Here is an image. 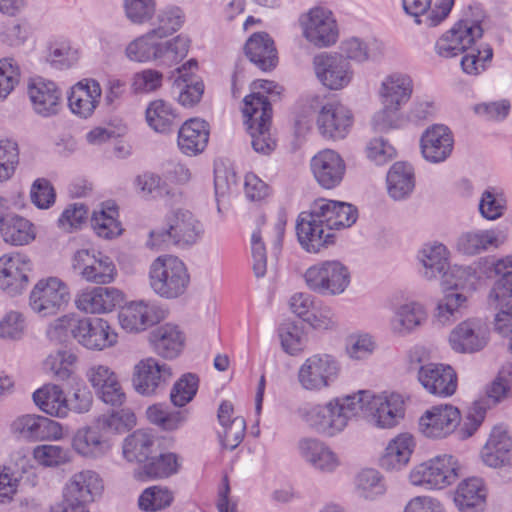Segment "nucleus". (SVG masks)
<instances>
[{
    "label": "nucleus",
    "mask_w": 512,
    "mask_h": 512,
    "mask_svg": "<svg viewBox=\"0 0 512 512\" xmlns=\"http://www.w3.org/2000/svg\"><path fill=\"white\" fill-rule=\"evenodd\" d=\"M150 342L154 351L166 359L176 358L183 349L184 335L178 326L165 324L151 332Z\"/></svg>",
    "instance_id": "40"
},
{
    "label": "nucleus",
    "mask_w": 512,
    "mask_h": 512,
    "mask_svg": "<svg viewBox=\"0 0 512 512\" xmlns=\"http://www.w3.org/2000/svg\"><path fill=\"white\" fill-rule=\"evenodd\" d=\"M11 429L19 437L33 442L58 440L62 437V427L58 422L36 414L17 417Z\"/></svg>",
    "instance_id": "24"
},
{
    "label": "nucleus",
    "mask_w": 512,
    "mask_h": 512,
    "mask_svg": "<svg viewBox=\"0 0 512 512\" xmlns=\"http://www.w3.org/2000/svg\"><path fill=\"white\" fill-rule=\"evenodd\" d=\"M117 217L116 205L112 202H105L100 211H94L91 217V226L99 237L112 239L121 235L123 231Z\"/></svg>",
    "instance_id": "45"
},
{
    "label": "nucleus",
    "mask_w": 512,
    "mask_h": 512,
    "mask_svg": "<svg viewBox=\"0 0 512 512\" xmlns=\"http://www.w3.org/2000/svg\"><path fill=\"white\" fill-rule=\"evenodd\" d=\"M169 365L148 357L140 360L133 369L132 386L142 396H153L165 389L172 378Z\"/></svg>",
    "instance_id": "16"
},
{
    "label": "nucleus",
    "mask_w": 512,
    "mask_h": 512,
    "mask_svg": "<svg viewBox=\"0 0 512 512\" xmlns=\"http://www.w3.org/2000/svg\"><path fill=\"white\" fill-rule=\"evenodd\" d=\"M148 125L156 132L165 133L174 125L177 114L172 105L162 99L149 103L145 111Z\"/></svg>",
    "instance_id": "52"
},
{
    "label": "nucleus",
    "mask_w": 512,
    "mask_h": 512,
    "mask_svg": "<svg viewBox=\"0 0 512 512\" xmlns=\"http://www.w3.org/2000/svg\"><path fill=\"white\" fill-rule=\"evenodd\" d=\"M76 341L89 350H104L117 343V333L102 318L78 319Z\"/></svg>",
    "instance_id": "23"
},
{
    "label": "nucleus",
    "mask_w": 512,
    "mask_h": 512,
    "mask_svg": "<svg viewBox=\"0 0 512 512\" xmlns=\"http://www.w3.org/2000/svg\"><path fill=\"white\" fill-rule=\"evenodd\" d=\"M28 95L38 115L49 117L59 112L62 94L54 82L41 77L34 78L28 85Z\"/></svg>",
    "instance_id": "30"
},
{
    "label": "nucleus",
    "mask_w": 512,
    "mask_h": 512,
    "mask_svg": "<svg viewBox=\"0 0 512 512\" xmlns=\"http://www.w3.org/2000/svg\"><path fill=\"white\" fill-rule=\"evenodd\" d=\"M413 168L405 162H396L387 174L389 195L395 200L406 198L414 189Z\"/></svg>",
    "instance_id": "44"
},
{
    "label": "nucleus",
    "mask_w": 512,
    "mask_h": 512,
    "mask_svg": "<svg viewBox=\"0 0 512 512\" xmlns=\"http://www.w3.org/2000/svg\"><path fill=\"white\" fill-rule=\"evenodd\" d=\"M418 381L431 395L452 396L457 389V375L449 365L429 363L418 370Z\"/></svg>",
    "instance_id": "27"
},
{
    "label": "nucleus",
    "mask_w": 512,
    "mask_h": 512,
    "mask_svg": "<svg viewBox=\"0 0 512 512\" xmlns=\"http://www.w3.org/2000/svg\"><path fill=\"white\" fill-rule=\"evenodd\" d=\"M244 124L251 137V145L255 152L270 154L276 142L270 133L272 107L268 98L261 93H252L243 100Z\"/></svg>",
    "instance_id": "4"
},
{
    "label": "nucleus",
    "mask_w": 512,
    "mask_h": 512,
    "mask_svg": "<svg viewBox=\"0 0 512 512\" xmlns=\"http://www.w3.org/2000/svg\"><path fill=\"white\" fill-rule=\"evenodd\" d=\"M136 424V416L130 408L115 410L98 418V425L111 432L122 433L132 429Z\"/></svg>",
    "instance_id": "58"
},
{
    "label": "nucleus",
    "mask_w": 512,
    "mask_h": 512,
    "mask_svg": "<svg viewBox=\"0 0 512 512\" xmlns=\"http://www.w3.org/2000/svg\"><path fill=\"white\" fill-rule=\"evenodd\" d=\"M486 496L483 480L471 477L459 483L454 493V502L461 512H481L486 504Z\"/></svg>",
    "instance_id": "39"
},
{
    "label": "nucleus",
    "mask_w": 512,
    "mask_h": 512,
    "mask_svg": "<svg viewBox=\"0 0 512 512\" xmlns=\"http://www.w3.org/2000/svg\"><path fill=\"white\" fill-rule=\"evenodd\" d=\"M154 445L153 436L143 430H136L125 438L123 443V455L129 462L143 464L152 453Z\"/></svg>",
    "instance_id": "50"
},
{
    "label": "nucleus",
    "mask_w": 512,
    "mask_h": 512,
    "mask_svg": "<svg viewBox=\"0 0 512 512\" xmlns=\"http://www.w3.org/2000/svg\"><path fill=\"white\" fill-rule=\"evenodd\" d=\"M72 447L79 455L88 459L104 457L111 449L109 440L101 433L100 426L78 429L72 438Z\"/></svg>",
    "instance_id": "35"
},
{
    "label": "nucleus",
    "mask_w": 512,
    "mask_h": 512,
    "mask_svg": "<svg viewBox=\"0 0 512 512\" xmlns=\"http://www.w3.org/2000/svg\"><path fill=\"white\" fill-rule=\"evenodd\" d=\"M30 259L21 253H8L0 257V289L14 297L23 293L29 284Z\"/></svg>",
    "instance_id": "17"
},
{
    "label": "nucleus",
    "mask_w": 512,
    "mask_h": 512,
    "mask_svg": "<svg viewBox=\"0 0 512 512\" xmlns=\"http://www.w3.org/2000/svg\"><path fill=\"white\" fill-rule=\"evenodd\" d=\"M506 241L502 230L486 229L462 233L457 240V250L466 255H476L491 248L496 249Z\"/></svg>",
    "instance_id": "36"
},
{
    "label": "nucleus",
    "mask_w": 512,
    "mask_h": 512,
    "mask_svg": "<svg viewBox=\"0 0 512 512\" xmlns=\"http://www.w3.org/2000/svg\"><path fill=\"white\" fill-rule=\"evenodd\" d=\"M489 340V328L481 319H468L459 323L449 335L451 348L458 353H475Z\"/></svg>",
    "instance_id": "20"
},
{
    "label": "nucleus",
    "mask_w": 512,
    "mask_h": 512,
    "mask_svg": "<svg viewBox=\"0 0 512 512\" xmlns=\"http://www.w3.org/2000/svg\"><path fill=\"white\" fill-rule=\"evenodd\" d=\"M426 314L423 307L416 302L400 305L394 312L390 325L394 333L405 335L425 320Z\"/></svg>",
    "instance_id": "47"
},
{
    "label": "nucleus",
    "mask_w": 512,
    "mask_h": 512,
    "mask_svg": "<svg viewBox=\"0 0 512 512\" xmlns=\"http://www.w3.org/2000/svg\"><path fill=\"white\" fill-rule=\"evenodd\" d=\"M301 457L315 469L332 472L339 465L337 455L322 441L316 438H303L298 443Z\"/></svg>",
    "instance_id": "38"
},
{
    "label": "nucleus",
    "mask_w": 512,
    "mask_h": 512,
    "mask_svg": "<svg viewBox=\"0 0 512 512\" xmlns=\"http://www.w3.org/2000/svg\"><path fill=\"white\" fill-rule=\"evenodd\" d=\"M198 381L195 374H184L171 389L170 399L172 404L183 407L192 401L198 390Z\"/></svg>",
    "instance_id": "63"
},
{
    "label": "nucleus",
    "mask_w": 512,
    "mask_h": 512,
    "mask_svg": "<svg viewBox=\"0 0 512 512\" xmlns=\"http://www.w3.org/2000/svg\"><path fill=\"white\" fill-rule=\"evenodd\" d=\"M19 163L18 144L11 139H0V182L9 180Z\"/></svg>",
    "instance_id": "64"
},
{
    "label": "nucleus",
    "mask_w": 512,
    "mask_h": 512,
    "mask_svg": "<svg viewBox=\"0 0 512 512\" xmlns=\"http://www.w3.org/2000/svg\"><path fill=\"white\" fill-rule=\"evenodd\" d=\"M188 414L186 409L171 411L161 403L153 404L146 410L147 419L165 431H174L181 428L186 423Z\"/></svg>",
    "instance_id": "49"
},
{
    "label": "nucleus",
    "mask_w": 512,
    "mask_h": 512,
    "mask_svg": "<svg viewBox=\"0 0 512 512\" xmlns=\"http://www.w3.org/2000/svg\"><path fill=\"white\" fill-rule=\"evenodd\" d=\"M357 218L358 211L352 204L325 198L316 199L309 210L298 215V241L307 252L318 253L334 243V230L351 227Z\"/></svg>",
    "instance_id": "1"
},
{
    "label": "nucleus",
    "mask_w": 512,
    "mask_h": 512,
    "mask_svg": "<svg viewBox=\"0 0 512 512\" xmlns=\"http://www.w3.org/2000/svg\"><path fill=\"white\" fill-rule=\"evenodd\" d=\"M341 367L329 354H314L299 367L297 380L301 388L309 392H321L338 380Z\"/></svg>",
    "instance_id": "12"
},
{
    "label": "nucleus",
    "mask_w": 512,
    "mask_h": 512,
    "mask_svg": "<svg viewBox=\"0 0 512 512\" xmlns=\"http://www.w3.org/2000/svg\"><path fill=\"white\" fill-rule=\"evenodd\" d=\"M190 276L182 260L175 256H160L149 269V285L160 297L174 299L188 288Z\"/></svg>",
    "instance_id": "6"
},
{
    "label": "nucleus",
    "mask_w": 512,
    "mask_h": 512,
    "mask_svg": "<svg viewBox=\"0 0 512 512\" xmlns=\"http://www.w3.org/2000/svg\"><path fill=\"white\" fill-rule=\"evenodd\" d=\"M448 255L446 246L441 243L426 244L418 254L419 261L424 268L423 276L428 280L442 276L444 283L451 290L444 295L437 306V318L442 324L455 317L466 302V296L457 290L464 289L468 277L471 276L470 268L449 267Z\"/></svg>",
    "instance_id": "2"
},
{
    "label": "nucleus",
    "mask_w": 512,
    "mask_h": 512,
    "mask_svg": "<svg viewBox=\"0 0 512 512\" xmlns=\"http://www.w3.org/2000/svg\"><path fill=\"white\" fill-rule=\"evenodd\" d=\"M304 278L310 290L321 295H340L350 284L348 268L338 260H325L309 267Z\"/></svg>",
    "instance_id": "13"
},
{
    "label": "nucleus",
    "mask_w": 512,
    "mask_h": 512,
    "mask_svg": "<svg viewBox=\"0 0 512 512\" xmlns=\"http://www.w3.org/2000/svg\"><path fill=\"white\" fill-rule=\"evenodd\" d=\"M355 399L352 394L334 398L325 405H311L301 410V417L317 433L333 437L359 415L361 406Z\"/></svg>",
    "instance_id": "3"
},
{
    "label": "nucleus",
    "mask_w": 512,
    "mask_h": 512,
    "mask_svg": "<svg viewBox=\"0 0 512 512\" xmlns=\"http://www.w3.org/2000/svg\"><path fill=\"white\" fill-rule=\"evenodd\" d=\"M180 463L178 456L172 452L160 453L157 456H150L140 467L139 478L159 479L167 478L176 474Z\"/></svg>",
    "instance_id": "46"
},
{
    "label": "nucleus",
    "mask_w": 512,
    "mask_h": 512,
    "mask_svg": "<svg viewBox=\"0 0 512 512\" xmlns=\"http://www.w3.org/2000/svg\"><path fill=\"white\" fill-rule=\"evenodd\" d=\"M478 210L484 219L497 220L506 211V199L496 188L488 187L481 194Z\"/></svg>",
    "instance_id": "54"
},
{
    "label": "nucleus",
    "mask_w": 512,
    "mask_h": 512,
    "mask_svg": "<svg viewBox=\"0 0 512 512\" xmlns=\"http://www.w3.org/2000/svg\"><path fill=\"white\" fill-rule=\"evenodd\" d=\"M420 146L422 155L428 162H443L453 151V134L447 126L435 124L424 131Z\"/></svg>",
    "instance_id": "29"
},
{
    "label": "nucleus",
    "mask_w": 512,
    "mask_h": 512,
    "mask_svg": "<svg viewBox=\"0 0 512 512\" xmlns=\"http://www.w3.org/2000/svg\"><path fill=\"white\" fill-rule=\"evenodd\" d=\"M244 51L249 60L262 71H269L278 62L273 39L266 32L252 34L246 41Z\"/></svg>",
    "instance_id": "37"
},
{
    "label": "nucleus",
    "mask_w": 512,
    "mask_h": 512,
    "mask_svg": "<svg viewBox=\"0 0 512 512\" xmlns=\"http://www.w3.org/2000/svg\"><path fill=\"white\" fill-rule=\"evenodd\" d=\"M102 489V480L95 471L82 470L70 477L63 489V497L87 505Z\"/></svg>",
    "instance_id": "34"
},
{
    "label": "nucleus",
    "mask_w": 512,
    "mask_h": 512,
    "mask_svg": "<svg viewBox=\"0 0 512 512\" xmlns=\"http://www.w3.org/2000/svg\"><path fill=\"white\" fill-rule=\"evenodd\" d=\"M460 420V411L456 407L441 404L425 412L419 420V429L428 438H445L456 429Z\"/></svg>",
    "instance_id": "21"
},
{
    "label": "nucleus",
    "mask_w": 512,
    "mask_h": 512,
    "mask_svg": "<svg viewBox=\"0 0 512 512\" xmlns=\"http://www.w3.org/2000/svg\"><path fill=\"white\" fill-rule=\"evenodd\" d=\"M72 268L82 279L95 284H109L117 276L113 260L95 249L77 250L72 258Z\"/></svg>",
    "instance_id": "14"
},
{
    "label": "nucleus",
    "mask_w": 512,
    "mask_h": 512,
    "mask_svg": "<svg viewBox=\"0 0 512 512\" xmlns=\"http://www.w3.org/2000/svg\"><path fill=\"white\" fill-rule=\"evenodd\" d=\"M511 450L512 438L504 428L496 426L481 450V458L487 466L496 468L509 460Z\"/></svg>",
    "instance_id": "41"
},
{
    "label": "nucleus",
    "mask_w": 512,
    "mask_h": 512,
    "mask_svg": "<svg viewBox=\"0 0 512 512\" xmlns=\"http://www.w3.org/2000/svg\"><path fill=\"white\" fill-rule=\"evenodd\" d=\"M123 9L126 18L133 24L150 22L156 12V0H124Z\"/></svg>",
    "instance_id": "60"
},
{
    "label": "nucleus",
    "mask_w": 512,
    "mask_h": 512,
    "mask_svg": "<svg viewBox=\"0 0 512 512\" xmlns=\"http://www.w3.org/2000/svg\"><path fill=\"white\" fill-rule=\"evenodd\" d=\"M32 454L35 461L44 467H57L70 461L69 451L59 445H38Z\"/></svg>",
    "instance_id": "61"
},
{
    "label": "nucleus",
    "mask_w": 512,
    "mask_h": 512,
    "mask_svg": "<svg viewBox=\"0 0 512 512\" xmlns=\"http://www.w3.org/2000/svg\"><path fill=\"white\" fill-rule=\"evenodd\" d=\"M0 234L6 243L26 245L35 238L33 224L12 211L11 201L0 196Z\"/></svg>",
    "instance_id": "25"
},
{
    "label": "nucleus",
    "mask_w": 512,
    "mask_h": 512,
    "mask_svg": "<svg viewBox=\"0 0 512 512\" xmlns=\"http://www.w3.org/2000/svg\"><path fill=\"white\" fill-rule=\"evenodd\" d=\"M281 347L291 356L301 353L306 345V339L302 327L294 322H284L278 328Z\"/></svg>",
    "instance_id": "55"
},
{
    "label": "nucleus",
    "mask_w": 512,
    "mask_h": 512,
    "mask_svg": "<svg viewBox=\"0 0 512 512\" xmlns=\"http://www.w3.org/2000/svg\"><path fill=\"white\" fill-rule=\"evenodd\" d=\"M185 20L181 8L168 6L160 10L157 15V26L151 31L158 37L164 38L178 31Z\"/></svg>",
    "instance_id": "56"
},
{
    "label": "nucleus",
    "mask_w": 512,
    "mask_h": 512,
    "mask_svg": "<svg viewBox=\"0 0 512 512\" xmlns=\"http://www.w3.org/2000/svg\"><path fill=\"white\" fill-rule=\"evenodd\" d=\"M45 59L55 69L62 70L70 68L77 61V54L68 43L55 41L47 45Z\"/></svg>",
    "instance_id": "62"
},
{
    "label": "nucleus",
    "mask_w": 512,
    "mask_h": 512,
    "mask_svg": "<svg viewBox=\"0 0 512 512\" xmlns=\"http://www.w3.org/2000/svg\"><path fill=\"white\" fill-rule=\"evenodd\" d=\"M123 302V293L114 287H94L82 291L75 303L85 313L100 314L112 311Z\"/></svg>",
    "instance_id": "31"
},
{
    "label": "nucleus",
    "mask_w": 512,
    "mask_h": 512,
    "mask_svg": "<svg viewBox=\"0 0 512 512\" xmlns=\"http://www.w3.org/2000/svg\"><path fill=\"white\" fill-rule=\"evenodd\" d=\"M196 67L197 62L191 59L176 69L177 76L175 83L180 89L178 102L184 107H193L196 105L204 93V84L202 81L192 82L189 79L191 75L190 71Z\"/></svg>",
    "instance_id": "42"
},
{
    "label": "nucleus",
    "mask_w": 512,
    "mask_h": 512,
    "mask_svg": "<svg viewBox=\"0 0 512 512\" xmlns=\"http://www.w3.org/2000/svg\"><path fill=\"white\" fill-rule=\"evenodd\" d=\"M465 52L461 59V68L469 75H478L485 71L487 63H490L493 58V49L488 44L480 47L471 45Z\"/></svg>",
    "instance_id": "53"
},
{
    "label": "nucleus",
    "mask_w": 512,
    "mask_h": 512,
    "mask_svg": "<svg viewBox=\"0 0 512 512\" xmlns=\"http://www.w3.org/2000/svg\"><path fill=\"white\" fill-rule=\"evenodd\" d=\"M361 408L359 415L378 428H392L404 416V401L399 394L375 395L361 390L354 394Z\"/></svg>",
    "instance_id": "9"
},
{
    "label": "nucleus",
    "mask_w": 512,
    "mask_h": 512,
    "mask_svg": "<svg viewBox=\"0 0 512 512\" xmlns=\"http://www.w3.org/2000/svg\"><path fill=\"white\" fill-rule=\"evenodd\" d=\"M102 90L98 81L83 79L75 84L68 96V105L73 114L81 117H90L99 104Z\"/></svg>",
    "instance_id": "32"
},
{
    "label": "nucleus",
    "mask_w": 512,
    "mask_h": 512,
    "mask_svg": "<svg viewBox=\"0 0 512 512\" xmlns=\"http://www.w3.org/2000/svg\"><path fill=\"white\" fill-rule=\"evenodd\" d=\"M413 447L412 436L408 434L399 435L386 447L385 454L381 458V466L386 469H401L409 462Z\"/></svg>",
    "instance_id": "48"
},
{
    "label": "nucleus",
    "mask_w": 512,
    "mask_h": 512,
    "mask_svg": "<svg viewBox=\"0 0 512 512\" xmlns=\"http://www.w3.org/2000/svg\"><path fill=\"white\" fill-rule=\"evenodd\" d=\"M496 280L490 294V301L497 303L499 312L495 316V330L504 338L509 339L512 351V257L498 259L493 263Z\"/></svg>",
    "instance_id": "7"
},
{
    "label": "nucleus",
    "mask_w": 512,
    "mask_h": 512,
    "mask_svg": "<svg viewBox=\"0 0 512 512\" xmlns=\"http://www.w3.org/2000/svg\"><path fill=\"white\" fill-rule=\"evenodd\" d=\"M412 91V79L406 74L393 73L384 78L379 90L383 107L373 117L375 130L385 131L394 127L398 111L409 101Z\"/></svg>",
    "instance_id": "5"
},
{
    "label": "nucleus",
    "mask_w": 512,
    "mask_h": 512,
    "mask_svg": "<svg viewBox=\"0 0 512 512\" xmlns=\"http://www.w3.org/2000/svg\"><path fill=\"white\" fill-rule=\"evenodd\" d=\"M209 135L210 126L208 122L200 118H191L179 128L178 148L187 156H196L206 148Z\"/></svg>",
    "instance_id": "33"
},
{
    "label": "nucleus",
    "mask_w": 512,
    "mask_h": 512,
    "mask_svg": "<svg viewBox=\"0 0 512 512\" xmlns=\"http://www.w3.org/2000/svg\"><path fill=\"white\" fill-rule=\"evenodd\" d=\"M469 10L474 14L473 19L460 20L436 41L435 51L439 56L452 58L462 54L483 36L480 23L485 15L481 4L470 5Z\"/></svg>",
    "instance_id": "8"
},
{
    "label": "nucleus",
    "mask_w": 512,
    "mask_h": 512,
    "mask_svg": "<svg viewBox=\"0 0 512 512\" xmlns=\"http://www.w3.org/2000/svg\"><path fill=\"white\" fill-rule=\"evenodd\" d=\"M303 35L314 46L322 48L336 43L338 28L331 11L316 7L301 20Z\"/></svg>",
    "instance_id": "18"
},
{
    "label": "nucleus",
    "mask_w": 512,
    "mask_h": 512,
    "mask_svg": "<svg viewBox=\"0 0 512 512\" xmlns=\"http://www.w3.org/2000/svg\"><path fill=\"white\" fill-rule=\"evenodd\" d=\"M356 488L360 496L373 500L386 491L381 474L375 469H364L356 477Z\"/></svg>",
    "instance_id": "57"
},
{
    "label": "nucleus",
    "mask_w": 512,
    "mask_h": 512,
    "mask_svg": "<svg viewBox=\"0 0 512 512\" xmlns=\"http://www.w3.org/2000/svg\"><path fill=\"white\" fill-rule=\"evenodd\" d=\"M203 234V225L188 210L178 209L166 217V226L150 232L151 245L174 244L187 247L195 244Z\"/></svg>",
    "instance_id": "10"
},
{
    "label": "nucleus",
    "mask_w": 512,
    "mask_h": 512,
    "mask_svg": "<svg viewBox=\"0 0 512 512\" xmlns=\"http://www.w3.org/2000/svg\"><path fill=\"white\" fill-rule=\"evenodd\" d=\"M67 285L56 277L39 280L29 297L31 309L42 317L57 314L69 302Z\"/></svg>",
    "instance_id": "15"
},
{
    "label": "nucleus",
    "mask_w": 512,
    "mask_h": 512,
    "mask_svg": "<svg viewBox=\"0 0 512 512\" xmlns=\"http://www.w3.org/2000/svg\"><path fill=\"white\" fill-rule=\"evenodd\" d=\"M313 67L318 80L331 90L344 88L353 77L349 62L342 56L327 53L316 55Z\"/></svg>",
    "instance_id": "19"
},
{
    "label": "nucleus",
    "mask_w": 512,
    "mask_h": 512,
    "mask_svg": "<svg viewBox=\"0 0 512 512\" xmlns=\"http://www.w3.org/2000/svg\"><path fill=\"white\" fill-rule=\"evenodd\" d=\"M152 31L130 42L125 53L129 60L135 62H149L157 60L160 62V42Z\"/></svg>",
    "instance_id": "51"
},
{
    "label": "nucleus",
    "mask_w": 512,
    "mask_h": 512,
    "mask_svg": "<svg viewBox=\"0 0 512 512\" xmlns=\"http://www.w3.org/2000/svg\"><path fill=\"white\" fill-rule=\"evenodd\" d=\"M352 122L350 110L337 101L324 104L316 121L320 134L332 140L344 139L349 133Z\"/></svg>",
    "instance_id": "22"
},
{
    "label": "nucleus",
    "mask_w": 512,
    "mask_h": 512,
    "mask_svg": "<svg viewBox=\"0 0 512 512\" xmlns=\"http://www.w3.org/2000/svg\"><path fill=\"white\" fill-rule=\"evenodd\" d=\"M310 167L315 180L324 189L340 185L346 171L345 161L332 149H324L314 155Z\"/></svg>",
    "instance_id": "26"
},
{
    "label": "nucleus",
    "mask_w": 512,
    "mask_h": 512,
    "mask_svg": "<svg viewBox=\"0 0 512 512\" xmlns=\"http://www.w3.org/2000/svg\"><path fill=\"white\" fill-rule=\"evenodd\" d=\"M164 310L154 303L143 300L132 302L124 307L119 315V323L127 332H140L160 322L164 318Z\"/></svg>",
    "instance_id": "28"
},
{
    "label": "nucleus",
    "mask_w": 512,
    "mask_h": 512,
    "mask_svg": "<svg viewBox=\"0 0 512 512\" xmlns=\"http://www.w3.org/2000/svg\"><path fill=\"white\" fill-rule=\"evenodd\" d=\"M460 476V465L452 455H438L419 465L410 473V481L425 489H443Z\"/></svg>",
    "instance_id": "11"
},
{
    "label": "nucleus",
    "mask_w": 512,
    "mask_h": 512,
    "mask_svg": "<svg viewBox=\"0 0 512 512\" xmlns=\"http://www.w3.org/2000/svg\"><path fill=\"white\" fill-rule=\"evenodd\" d=\"M173 498V493L167 487L152 486L142 492L138 504L144 511H156L170 506Z\"/></svg>",
    "instance_id": "59"
},
{
    "label": "nucleus",
    "mask_w": 512,
    "mask_h": 512,
    "mask_svg": "<svg viewBox=\"0 0 512 512\" xmlns=\"http://www.w3.org/2000/svg\"><path fill=\"white\" fill-rule=\"evenodd\" d=\"M35 404L44 413L63 418L69 412V405L62 389L57 385H44L33 393Z\"/></svg>",
    "instance_id": "43"
}]
</instances>
